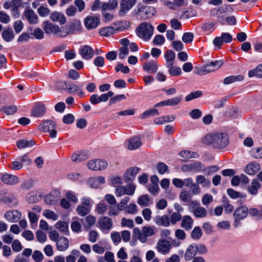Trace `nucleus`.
Here are the masks:
<instances>
[{
    "mask_svg": "<svg viewBox=\"0 0 262 262\" xmlns=\"http://www.w3.org/2000/svg\"><path fill=\"white\" fill-rule=\"evenodd\" d=\"M105 183V179L103 177H93L88 180L89 185L93 188H99Z\"/></svg>",
    "mask_w": 262,
    "mask_h": 262,
    "instance_id": "nucleus-28",
    "label": "nucleus"
},
{
    "mask_svg": "<svg viewBox=\"0 0 262 262\" xmlns=\"http://www.w3.org/2000/svg\"><path fill=\"white\" fill-rule=\"evenodd\" d=\"M44 27L43 29L47 34H53L55 36L59 37H65L64 35V31L63 27L59 28L57 25H55L49 21H45L43 22Z\"/></svg>",
    "mask_w": 262,
    "mask_h": 262,
    "instance_id": "nucleus-5",
    "label": "nucleus"
},
{
    "mask_svg": "<svg viewBox=\"0 0 262 262\" xmlns=\"http://www.w3.org/2000/svg\"><path fill=\"white\" fill-rule=\"evenodd\" d=\"M108 209V207L106 204L100 202L96 206V211L99 214H102L105 213Z\"/></svg>",
    "mask_w": 262,
    "mask_h": 262,
    "instance_id": "nucleus-52",
    "label": "nucleus"
},
{
    "mask_svg": "<svg viewBox=\"0 0 262 262\" xmlns=\"http://www.w3.org/2000/svg\"><path fill=\"white\" fill-rule=\"evenodd\" d=\"M2 111L7 115H12L17 111L16 106H5L2 108Z\"/></svg>",
    "mask_w": 262,
    "mask_h": 262,
    "instance_id": "nucleus-63",
    "label": "nucleus"
},
{
    "mask_svg": "<svg viewBox=\"0 0 262 262\" xmlns=\"http://www.w3.org/2000/svg\"><path fill=\"white\" fill-rule=\"evenodd\" d=\"M243 79V77L241 75L237 76H230L224 79V83L225 84H229L236 81H241Z\"/></svg>",
    "mask_w": 262,
    "mask_h": 262,
    "instance_id": "nucleus-50",
    "label": "nucleus"
},
{
    "mask_svg": "<svg viewBox=\"0 0 262 262\" xmlns=\"http://www.w3.org/2000/svg\"><path fill=\"white\" fill-rule=\"evenodd\" d=\"M1 180L3 183L8 185H15L19 181V178L16 176L7 173L2 174Z\"/></svg>",
    "mask_w": 262,
    "mask_h": 262,
    "instance_id": "nucleus-16",
    "label": "nucleus"
},
{
    "mask_svg": "<svg viewBox=\"0 0 262 262\" xmlns=\"http://www.w3.org/2000/svg\"><path fill=\"white\" fill-rule=\"evenodd\" d=\"M79 52L82 57L86 60L92 58L94 55L93 49L89 46H84L81 48Z\"/></svg>",
    "mask_w": 262,
    "mask_h": 262,
    "instance_id": "nucleus-23",
    "label": "nucleus"
},
{
    "mask_svg": "<svg viewBox=\"0 0 262 262\" xmlns=\"http://www.w3.org/2000/svg\"><path fill=\"white\" fill-rule=\"evenodd\" d=\"M179 155L185 159L190 158H197L199 157V155L196 152L190 151L189 150H184L179 153Z\"/></svg>",
    "mask_w": 262,
    "mask_h": 262,
    "instance_id": "nucleus-49",
    "label": "nucleus"
},
{
    "mask_svg": "<svg viewBox=\"0 0 262 262\" xmlns=\"http://www.w3.org/2000/svg\"><path fill=\"white\" fill-rule=\"evenodd\" d=\"M202 235V232L199 227H195L191 232V236L194 240L199 239Z\"/></svg>",
    "mask_w": 262,
    "mask_h": 262,
    "instance_id": "nucleus-57",
    "label": "nucleus"
},
{
    "mask_svg": "<svg viewBox=\"0 0 262 262\" xmlns=\"http://www.w3.org/2000/svg\"><path fill=\"white\" fill-rule=\"evenodd\" d=\"M137 202L140 206H147L149 202V198L148 195H142L138 198Z\"/></svg>",
    "mask_w": 262,
    "mask_h": 262,
    "instance_id": "nucleus-59",
    "label": "nucleus"
},
{
    "mask_svg": "<svg viewBox=\"0 0 262 262\" xmlns=\"http://www.w3.org/2000/svg\"><path fill=\"white\" fill-rule=\"evenodd\" d=\"M156 224L159 226L168 227L170 225V218L167 215L157 216L154 219Z\"/></svg>",
    "mask_w": 262,
    "mask_h": 262,
    "instance_id": "nucleus-31",
    "label": "nucleus"
},
{
    "mask_svg": "<svg viewBox=\"0 0 262 262\" xmlns=\"http://www.w3.org/2000/svg\"><path fill=\"white\" fill-rule=\"evenodd\" d=\"M156 13V9L151 6H143L139 8L137 17L140 19H146L152 17Z\"/></svg>",
    "mask_w": 262,
    "mask_h": 262,
    "instance_id": "nucleus-8",
    "label": "nucleus"
},
{
    "mask_svg": "<svg viewBox=\"0 0 262 262\" xmlns=\"http://www.w3.org/2000/svg\"><path fill=\"white\" fill-rule=\"evenodd\" d=\"M107 214L110 216L118 215L121 211L117 205H112L108 207Z\"/></svg>",
    "mask_w": 262,
    "mask_h": 262,
    "instance_id": "nucleus-53",
    "label": "nucleus"
},
{
    "mask_svg": "<svg viewBox=\"0 0 262 262\" xmlns=\"http://www.w3.org/2000/svg\"><path fill=\"white\" fill-rule=\"evenodd\" d=\"M182 96L176 97L171 99L161 101L155 105V107H163L164 106H173L178 104L181 101Z\"/></svg>",
    "mask_w": 262,
    "mask_h": 262,
    "instance_id": "nucleus-19",
    "label": "nucleus"
},
{
    "mask_svg": "<svg viewBox=\"0 0 262 262\" xmlns=\"http://www.w3.org/2000/svg\"><path fill=\"white\" fill-rule=\"evenodd\" d=\"M139 171L140 168L137 167H132L128 168L123 176L124 181L126 183H128L133 181Z\"/></svg>",
    "mask_w": 262,
    "mask_h": 262,
    "instance_id": "nucleus-17",
    "label": "nucleus"
},
{
    "mask_svg": "<svg viewBox=\"0 0 262 262\" xmlns=\"http://www.w3.org/2000/svg\"><path fill=\"white\" fill-rule=\"evenodd\" d=\"M171 248L170 243L166 239H160L157 243V249L158 252L163 254H168Z\"/></svg>",
    "mask_w": 262,
    "mask_h": 262,
    "instance_id": "nucleus-15",
    "label": "nucleus"
},
{
    "mask_svg": "<svg viewBox=\"0 0 262 262\" xmlns=\"http://www.w3.org/2000/svg\"><path fill=\"white\" fill-rule=\"evenodd\" d=\"M97 225L100 230L105 234H108L113 227L112 220L106 216L99 217Z\"/></svg>",
    "mask_w": 262,
    "mask_h": 262,
    "instance_id": "nucleus-6",
    "label": "nucleus"
},
{
    "mask_svg": "<svg viewBox=\"0 0 262 262\" xmlns=\"http://www.w3.org/2000/svg\"><path fill=\"white\" fill-rule=\"evenodd\" d=\"M204 142L211 145L215 148L222 149L228 145L229 138L227 134L217 133L206 135Z\"/></svg>",
    "mask_w": 262,
    "mask_h": 262,
    "instance_id": "nucleus-1",
    "label": "nucleus"
},
{
    "mask_svg": "<svg viewBox=\"0 0 262 262\" xmlns=\"http://www.w3.org/2000/svg\"><path fill=\"white\" fill-rule=\"evenodd\" d=\"M118 6V2L117 0L110 1L107 3H104L102 6V10L103 11L106 10H112L116 9Z\"/></svg>",
    "mask_w": 262,
    "mask_h": 262,
    "instance_id": "nucleus-43",
    "label": "nucleus"
},
{
    "mask_svg": "<svg viewBox=\"0 0 262 262\" xmlns=\"http://www.w3.org/2000/svg\"><path fill=\"white\" fill-rule=\"evenodd\" d=\"M55 227L64 233H67L69 231L68 224L66 222L58 221L56 223Z\"/></svg>",
    "mask_w": 262,
    "mask_h": 262,
    "instance_id": "nucleus-46",
    "label": "nucleus"
},
{
    "mask_svg": "<svg viewBox=\"0 0 262 262\" xmlns=\"http://www.w3.org/2000/svg\"><path fill=\"white\" fill-rule=\"evenodd\" d=\"M180 198L184 202H190V204L192 206H197L199 204L196 201H191V194L187 191H182L180 195Z\"/></svg>",
    "mask_w": 262,
    "mask_h": 262,
    "instance_id": "nucleus-35",
    "label": "nucleus"
},
{
    "mask_svg": "<svg viewBox=\"0 0 262 262\" xmlns=\"http://www.w3.org/2000/svg\"><path fill=\"white\" fill-rule=\"evenodd\" d=\"M260 186V184L258 180L254 179L252 180L251 185L248 188V192L252 195H256Z\"/></svg>",
    "mask_w": 262,
    "mask_h": 262,
    "instance_id": "nucleus-39",
    "label": "nucleus"
},
{
    "mask_svg": "<svg viewBox=\"0 0 262 262\" xmlns=\"http://www.w3.org/2000/svg\"><path fill=\"white\" fill-rule=\"evenodd\" d=\"M196 182L198 185L201 184L203 187L209 188L211 185L210 181L209 180L206 179L205 177L202 175L196 177Z\"/></svg>",
    "mask_w": 262,
    "mask_h": 262,
    "instance_id": "nucleus-44",
    "label": "nucleus"
},
{
    "mask_svg": "<svg viewBox=\"0 0 262 262\" xmlns=\"http://www.w3.org/2000/svg\"><path fill=\"white\" fill-rule=\"evenodd\" d=\"M248 75L250 77L253 76L262 77V64L258 66L255 69L249 71Z\"/></svg>",
    "mask_w": 262,
    "mask_h": 262,
    "instance_id": "nucleus-45",
    "label": "nucleus"
},
{
    "mask_svg": "<svg viewBox=\"0 0 262 262\" xmlns=\"http://www.w3.org/2000/svg\"><path fill=\"white\" fill-rule=\"evenodd\" d=\"M159 115V111L156 108H151L144 112L141 116L142 119H145L151 116Z\"/></svg>",
    "mask_w": 262,
    "mask_h": 262,
    "instance_id": "nucleus-54",
    "label": "nucleus"
},
{
    "mask_svg": "<svg viewBox=\"0 0 262 262\" xmlns=\"http://www.w3.org/2000/svg\"><path fill=\"white\" fill-rule=\"evenodd\" d=\"M164 57L166 60L165 66L173 64L176 57L175 53L172 50H168L165 53Z\"/></svg>",
    "mask_w": 262,
    "mask_h": 262,
    "instance_id": "nucleus-40",
    "label": "nucleus"
},
{
    "mask_svg": "<svg viewBox=\"0 0 262 262\" xmlns=\"http://www.w3.org/2000/svg\"><path fill=\"white\" fill-rule=\"evenodd\" d=\"M197 249L196 244L195 243H193L188 246L184 254L185 259L186 261L192 259L198 253Z\"/></svg>",
    "mask_w": 262,
    "mask_h": 262,
    "instance_id": "nucleus-22",
    "label": "nucleus"
},
{
    "mask_svg": "<svg viewBox=\"0 0 262 262\" xmlns=\"http://www.w3.org/2000/svg\"><path fill=\"white\" fill-rule=\"evenodd\" d=\"M214 23L212 22H207L203 24L202 26V29L203 31L211 33L214 30Z\"/></svg>",
    "mask_w": 262,
    "mask_h": 262,
    "instance_id": "nucleus-61",
    "label": "nucleus"
},
{
    "mask_svg": "<svg viewBox=\"0 0 262 262\" xmlns=\"http://www.w3.org/2000/svg\"><path fill=\"white\" fill-rule=\"evenodd\" d=\"M136 186L133 184H129L125 186H120L117 187L115 190V194L117 197H121L123 195H133L135 191Z\"/></svg>",
    "mask_w": 262,
    "mask_h": 262,
    "instance_id": "nucleus-9",
    "label": "nucleus"
},
{
    "mask_svg": "<svg viewBox=\"0 0 262 262\" xmlns=\"http://www.w3.org/2000/svg\"><path fill=\"white\" fill-rule=\"evenodd\" d=\"M138 230V239L142 243H145L147 241V237L154 235L157 232V229L155 227L144 226L140 231L138 228L135 229L134 231Z\"/></svg>",
    "mask_w": 262,
    "mask_h": 262,
    "instance_id": "nucleus-4",
    "label": "nucleus"
},
{
    "mask_svg": "<svg viewBox=\"0 0 262 262\" xmlns=\"http://www.w3.org/2000/svg\"><path fill=\"white\" fill-rule=\"evenodd\" d=\"M157 169L161 174H164L168 169V166L163 162H159L157 165Z\"/></svg>",
    "mask_w": 262,
    "mask_h": 262,
    "instance_id": "nucleus-64",
    "label": "nucleus"
},
{
    "mask_svg": "<svg viewBox=\"0 0 262 262\" xmlns=\"http://www.w3.org/2000/svg\"><path fill=\"white\" fill-rule=\"evenodd\" d=\"M43 215L48 219L51 220L53 221H57L58 219V215L54 211L46 209L43 212Z\"/></svg>",
    "mask_w": 262,
    "mask_h": 262,
    "instance_id": "nucleus-48",
    "label": "nucleus"
},
{
    "mask_svg": "<svg viewBox=\"0 0 262 262\" xmlns=\"http://www.w3.org/2000/svg\"><path fill=\"white\" fill-rule=\"evenodd\" d=\"M2 36L3 39L7 42H9L12 40L14 37V36L13 31L12 29H9L3 31L2 33Z\"/></svg>",
    "mask_w": 262,
    "mask_h": 262,
    "instance_id": "nucleus-47",
    "label": "nucleus"
},
{
    "mask_svg": "<svg viewBox=\"0 0 262 262\" xmlns=\"http://www.w3.org/2000/svg\"><path fill=\"white\" fill-rule=\"evenodd\" d=\"M154 27L148 23H142L136 28L137 36L144 41H148L154 34Z\"/></svg>",
    "mask_w": 262,
    "mask_h": 262,
    "instance_id": "nucleus-2",
    "label": "nucleus"
},
{
    "mask_svg": "<svg viewBox=\"0 0 262 262\" xmlns=\"http://www.w3.org/2000/svg\"><path fill=\"white\" fill-rule=\"evenodd\" d=\"M25 16L28 22L31 24H36L38 22L37 15L34 11L31 9L27 8L24 12Z\"/></svg>",
    "mask_w": 262,
    "mask_h": 262,
    "instance_id": "nucleus-24",
    "label": "nucleus"
},
{
    "mask_svg": "<svg viewBox=\"0 0 262 262\" xmlns=\"http://www.w3.org/2000/svg\"><path fill=\"white\" fill-rule=\"evenodd\" d=\"M5 219L9 222L16 223L21 217V213L17 210L7 211L4 214Z\"/></svg>",
    "mask_w": 262,
    "mask_h": 262,
    "instance_id": "nucleus-14",
    "label": "nucleus"
},
{
    "mask_svg": "<svg viewBox=\"0 0 262 262\" xmlns=\"http://www.w3.org/2000/svg\"><path fill=\"white\" fill-rule=\"evenodd\" d=\"M50 18L52 21L59 22L61 25H63L66 22V18L64 15L61 13L57 11L51 13Z\"/></svg>",
    "mask_w": 262,
    "mask_h": 262,
    "instance_id": "nucleus-34",
    "label": "nucleus"
},
{
    "mask_svg": "<svg viewBox=\"0 0 262 262\" xmlns=\"http://www.w3.org/2000/svg\"><path fill=\"white\" fill-rule=\"evenodd\" d=\"M193 213L197 217H204L207 214V211L205 208L198 207L193 210Z\"/></svg>",
    "mask_w": 262,
    "mask_h": 262,
    "instance_id": "nucleus-55",
    "label": "nucleus"
},
{
    "mask_svg": "<svg viewBox=\"0 0 262 262\" xmlns=\"http://www.w3.org/2000/svg\"><path fill=\"white\" fill-rule=\"evenodd\" d=\"M143 68L145 71L153 73H156L158 70V65L157 62L155 61L145 63L143 64Z\"/></svg>",
    "mask_w": 262,
    "mask_h": 262,
    "instance_id": "nucleus-37",
    "label": "nucleus"
},
{
    "mask_svg": "<svg viewBox=\"0 0 262 262\" xmlns=\"http://www.w3.org/2000/svg\"><path fill=\"white\" fill-rule=\"evenodd\" d=\"M223 64L222 60H215L206 63L197 72L200 75H205L219 69Z\"/></svg>",
    "mask_w": 262,
    "mask_h": 262,
    "instance_id": "nucleus-7",
    "label": "nucleus"
},
{
    "mask_svg": "<svg viewBox=\"0 0 262 262\" xmlns=\"http://www.w3.org/2000/svg\"><path fill=\"white\" fill-rule=\"evenodd\" d=\"M193 223V221L190 216L185 215L182 219L181 226L185 230H189L192 228Z\"/></svg>",
    "mask_w": 262,
    "mask_h": 262,
    "instance_id": "nucleus-38",
    "label": "nucleus"
},
{
    "mask_svg": "<svg viewBox=\"0 0 262 262\" xmlns=\"http://www.w3.org/2000/svg\"><path fill=\"white\" fill-rule=\"evenodd\" d=\"M28 217L29 221L31 224L32 228H35L37 227V222L38 220L37 215L34 213L29 212L28 213Z\"/></svg>",
    "mask_w": 262,
    "mask_h": 262,
    "instance_id": "nucleus-56",
    "label": "nucleus"
},
{
    "mask_svg": "<svg viewBox=\"0 0 262 262\" xmlns=\"http://www.w3.org/2000/svg\"><path fill=\"white\" fill-rule=\"evenodd\" d=\"M99 33L101 36L108 37L116 33L114 26L103 27L100 29Z\"/></svg>",
    "mask_w": 262,
    "mask_h": 262,
    "instance_id": "nucleus-36",
    "label": "nucleus"
},
{
    "mask_svg": "<svg viewBox=\"0 0 262 262\" xmlns=\"http://www.w3.org/2000/svg\"><path fill=\"white\" fill-rule=\"evenodd\" d=\"M168 69V73L171 76H179L182 74V70L179 67L174 66L173 64H170L166 66Z\"/></svg>",
    "mask_w": 262,
    "mask_h": 262,
    "instance_id": "nucleus-42",
    "label": "nucleus"
},
{
    "mask_svg": "<svg viewBox=\"0 0 262 262\" xmlns=\"http://www.w3.org/2000/svg\"><path fill=\"white\" fill-rule=\"evenodd\" d=\"M1 201L2 203L8 204L11 206L16 205L17 204L15 198L12 194L3 196Z\"/></svg>",
    "mask_w": 262,
    "mask_h": 262,
    "instance_id": "nucleus-41",
    "label": "nucleus"
},
{
    "mask_svg": "<svg viewBox=\"0 0 262 262\" xmlns=\"http://www.w3.org/2000/svg\"><path fill=\"white\" fill-rule=\"evenodd\" d=\"M204 165L200 162H195L183 166V170L190 171H201L203 170Z\"/></svg>",
    "mask_w": 262,
    "mask_h": 262,
    "instance_id": "nucleus-25",
    "label": "nucleus"
},
{
    "mask_svg": "<svg viewBox=\"0 0 262 262\" xmlns=\"http://www.w3.org/2000/svg\"><path fill=\"white\" fill-rule=\"evenodd\" d=\"M202 95V92L199 91L191 92L185 97V100L186 101H189L192 99L200 97Z\"/></svg>",
    "mask_w": 262,
    "mask_h": 262,
    "instance_id": "nucleus-62",
    "label": "nucleus"
},
{
    "mask_svg": "<svg viewBox=\"0 0 262 262\" xmlns=\"http://www.w3.org/2000/svg\"><path fill=\"white\" fill-rule=\"evenodd\" d=\"M38 128L42 132L49 133L51 138H54L56 137V125L53 120H47L43 121L38 125Z\"/></svg>",
    "mask_w": 262,
    "mask_h": 262,
    "instance_id": "nucleus-3",
    "label": "nucleus"
},
{
    "mask_svg": "<svg viewBox=\"0 0 262 262\" xmlns=\"http://www.w3.org/2000/svg\"><path fill=\"white\" fill-rule=\"evenodd\" d=\"M56 245L58 250L64 251L67 250L69 247V241L66 237L61 236L56 243Z\"/></svg>",
    "mask_w": 262,
    "mask_h": 262,
    "instance_id": "nucleus-33",
    "label": "nucleus"
},
{
    "mask_svg": "<svg viewBox=\"0 0 262 262\" xmlns=\"http://www.w3.org/2000/svg\"><path fill=\"white\" fill-rule=\"evenodd\" d=\"M100 17L95 15H89L84 20V25L86 29L91 30L96 28L100 24Z\"/></svg>",
    "mask_w": 262,
    "mask_h": 262,
    "instance_id": "nucleus-12",
    "label": "nucleus"
},
{
    "mask_svg": "<svg viewBox=\"0 0 262 262\" xmlns=\"http://www.w3.org/2000/svg\"><path fill=\"white\" fill-rule=\"evenodd\" d=\"M260 165L255 162H251L245 168V172L249 175H254L260 170Z\"/></svg>",
    "mask_w": 262,
    "mask_h": 262,
    "instance_id": "nucleus-30",
    "label": "nucleus"
},
{
    "mask_svg": "<svg viewBox=\"0 0 262 262\" xmlns=\"http://www.w3.org/2000/svg\"><path fill=\"white\" fill-rule=\"evenodd\" d=\"M35 143L33 141L21 140L17 142V147L19 149L24 148L26 147H32L34 145Z\"/></svg>",
    "mask_w": 262,
    "mask_h": 262,
    "instance_id": "nucleus-51",
    "label": "nucleus"
},
{
    "mask_svg": "<svg viewBox=\"0 0 262 262\" xmlns=\"http://www.w3.org/2000/svg\"><path fill=\"white\" fill-rule=\"evenodd\" d=\"M82 27L79 20H73L68 26L63 27L64 36H67L70 34H73L75 32L79 31L81 30Z\"/></svg>",
    "mask_w": 262,
    "mask_h": 262,
    "instance_id": "nucleus-10",
    "label": "nucleus"
},
{
    "mask_svg": "<svg viewBox=\"0 0 262 262\" xmlns=\"http://www.w3.org/2000/svg\"><path fill=\"white\" fill-rule=\"evenodd\" d=\"M248 208L246 206H241L237 208L234 212L235 220H243L248 215Z\"/></svg>",
    "mask_w": 262,
    "mask_h": 262,
    "instance_id": "nucleus-29",
    "label": "nucleus"
},
{
    "mask_svg": "<svg viewBox=\"0 0 262 262\" xmlns=\"http://www.w3.org/2000/svg\"><path fill=\"white\" fill-rule=\"evenodd\" d=\"M88 168L92 170H101L107 166V162L104 160L94 159L88 163Z\"/></svg>",
    "mask_w": 262,
    "mask_h": 262,
    "instance_id": "nucleus-11",
    "label": "nucleus"
},
{
    "mask_svg": "<svg viewBox=\"0 0 262 262\" xmlns=\"http://www.w3.org/2000/svg\"><path fill=\"white\" fill-rule=\"evenodd\" d=\"M127 148L129 150H135L141 146V139L138 137H134L128 140Z\"/></svg>",
    "mask_w": 262,
    "mask_h": 262,
    "instance_id": "nucleus-32",
    "label": "nucleus"
},
{
    "mask_svg": "<svg viewBox=\"0 0 262 262\" xmlns=\"http://www.w3.org/2000/svg\"><path fill=\"white\" fill-rule=\"evenodd\" d=\"M89 156L90 154L88 151H78L72 155L71 159L73 162L79 163L88 159Z\"/></svg>",
    "mask_w": 262,
    "mask_h": 262,
    "instance_id": "nucleus-20",
    "label": "nucleus"
},
{
    "mask_svg": "<svg viewBox=\"0 0 262 262\" xmlns=\"http://www.w3.org/2000/svg\"><path fill=\"white\" fill-rule=\"evenodd\" d=\"M136 3V0H121L120 2V9L119 14L120 16H124L130 10Z\"/></svg>",
    "mask_w": 262,
    "mask_h": 262,
    "instance_id": "nucleus-13",
    "label": "nucleus"
},
{
    "mask_svg": "<svg viewBox=\"0 0 262 262\" xmlns=\"http://www.w3.org/2000/svg\"><path fill=\"white\" fill-rule=\"evenodd\" d=\"M250 155L254 158H262V147L251 149Z\"/></svg>",
    "mask_w": 262,
    "mask_h": 262,
    "instance_id": "nucleus-58",
    "label": "nucleus"
},
{
    "mask_svg": "<svg viewBox=\"0 0 262 262\" xmlns=\"http://www.w3.org/2000/svg\"><path fill=\"white\" fill-rule=\"evenodd\" d=\"M113 26L117 32L128 29L130 26V22L128 20H123L116 21L113 23Z\"/></svg>",
    "mask_w": 262,
    "mask_h": 262,
    "instance_id": "nucleus-27",
    "label": "nucleus"
},
{
    "mask_svg": "<svg viewBox=\"0 0 262 262\" xmlns=\"http://www.w3.org/2000/svg\"><path fill=\"white\" fill-rule=\"evenodd\" d=\"M60 197L59 191L54 190L51 193L46 196L45 198V202L49 205H53L55 204L59 200Z\"/></svg>",
    "mask_w": 262,
    "mask_h": 262,
    "instance_id": "nucleus-21",
    "label": "nucleus"
},
{
    "mask_svg": "<svg viewBox=\"0 0 262 262\" xmlns=\"http://www.w3.org/2000/svg\"><path fill=\"white\" fill-rule=\"evenodd\" d=\"M46 108L42 104L35 105L32 109L31 116L35 117H40L46 113Z\"/></svg>",
    "mask_w": 262,
    "mask_h": 262,
    "instance_id": "nucleus-26",
    "label": "nucleus"
},
{
    "mask_svg": "<svg viewBox=\"0 0 262 262\" xmlns=\"http://www.w3.org/2000/svg\"><path fill=\"white\" fill-rule=\"evenodd\" d=\"M66 89L70 93H77L80 97L84 96V94L82 92V86L76 85L72 82H67L66 83Z\"/></svg>",
    "mask_w": 262,
    "mask_h": 262,
    "instance_id": "nucleus-18",
    "label": "nucleus"
},
{
    "mask_svg": "<svg viewBox=\"0 0 262 262\" xmlns=\"http://www.w3.org/2000/svg\"><path fill=\"white\" fill-rule=\"evenodd\" d=\"M76 211L79 215L84 216L89 213L90 210L89 209V207H85L81 205L77 206Z\"/></svg>",
    "mask_w": 262,
    "mask_h": 262,
    "instance_id": "nucleus-60",
    "label": "nucleus"
}]
</instances>
